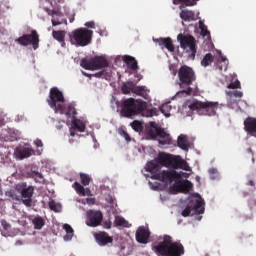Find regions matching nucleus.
I'll use <instances>...</instances> for the list:
<instances>
[{
	"instance_id": "f257e3e1",
	"label": "nucleus",
	"mask_w": 256,
	"mask_h": 256,
	"mask_svg": "<svg viewBox=\"0 0 256 256\" xmlns=\"http://www.w3.org/2000/svg\"><path fill=\"white\" fill-rule=\"evenodd\" d=\"M176 169H184L189 171V163L182 159L181 156L175 157L169 153H159L158 157L153 161H149L146 165V170L152 173V179H158L164 183H173L170 190L174 193H189L193 189V183L186 179L184 181L181 173Z\"/></svg>"
},
{
	"instance_id": "f03ea898",
	"label": "nucleus",
	"mask_w": 256,
	"mask_h": 256,
	"mask_svg": "<svg viewBox=\"0 0 256 256\" xmlns=\"http://www.w3.org/2000/svg\"><path fill=\"white\" fill-rule=\"evenodd\" d=\"M155 253L159 256L185 255V247L181 240L174 241L171 235H163V240L153 245Z\"/></svg>"
},
{
	"instance_id": "7ed1b4c3",
	"label": "nucleus",
	"mask_w": 256,
	"mask_h": 256,
	"mask_svg": "<svg viewBox=\"0 0 256 256\" xmlns=\"http://www.w3.org/2000/svg\"><path fill=\"white\" fill-rule=\"evenodd\" d=\"M147 109L146 101H142V99H134L130 97L129 99H125L122 103L121 115L123 117H133L134 115H144Z\"/></svg>"
},
{
	"instance_id": "20e7f679",
	"label": "nucleus",
	"mask_w": 256,
	"mask_h": 256,
	"mask_svg": "<svg viewBox=\"0 0 256 256\" xmlns=\"http://www.w3.org/2000/svg\"><path fill=\"white\" fill-rule=\"evenodd\" d=\"M188 106L191 111H196L198 115L213 117L217 113L219 103L215 101H198L195 99Z\"/></svg>"
},
{
	"instance_id": "39448f33",
	"label": "nucleus",
	"mask_w": 256,
	"mask_h": 256,
	"mask_svg": "<svg viewBox=\"0 0 256 256\" xmlns=\"http://www.w3.org/2000/svg\"><path fill=\"white\" fill-rule=\"evenodd\" d=\"M178 77L180 87H187V89H184L182 93H186V95H192L193 89L191 85L193 81H196L195 71L187 65H182V67H180L178 70Z\"/></svg>"
},
{
	"instance_id": "423d86ee",
	"label": "nucleus",
	"mask_w": 256,
	"mask_h": 256,
	"mask_svg": "<svg viewBox=\"0 0 256 256\" xmlns=\"http://www.w3.org/2000/svg\"><path fill=\"white\" fill-rule=\"evenodd\" d=\"M47 101L55 113L65 114V97L58 87H52L50 89V95Z\"/></svg>"
},
{
	"instance_id": "0eeeda50",
	"label": "nucleus",
	"mask_w": 256,
	"mask_h": 256,
	"mask_svg": "<svg viewBox=\"0 0 256 256\" xmlns=\"http://www.w3.org/2000/svg\"><path fill=\"white\" fill-rule=\"evenodd\" d=\"M69 37L72 45L87 47L92 41L93 31H89V29L85 28L75 29L70 33Z\"/></svg>"
},
{
	"instance_id": "6e6552de",
	"label": "nucleus",
	"mask_w": 256,
	"mask_h": 256,
	"mask_svg": "<svg viewBox=\"0 0 256 256\" xmlns=\"http://www.w3.org/2000/svg\"><path fill=\"white\" fill-rule=\"evenodd\" d=\"M16 191L21 195V201L26 207H32L35 187L25 182L17 183Z\"/></svg>"
},
{
	"instance_id": "1a4fd4ad",
	"label": "nucleus",
	"mask_w": 256,
	"mask_h": 256,
	"mask_svg": "<svg viewBox=\"0 0 256 256\" xmlns=\"http://www.w3.org/2000/svg\"><path fill=\"white\" fill-rule=\"evenodd\" d=\"M109 61L105 57H93L91 59H82L80 66L88 71H97L108 67Z\"/></svg>"
},
{
	"instance_id": "9d476101",
	"label": "nucleus",
	"mask_w": 256,
	"mask_h": 256,
	"mask_svg": "<svg viewBox=\"0 0 256 256\" xmlns=\"http://www.w3.org/2000/svg\"><path fill=\"white\" fill-rule=\"evenodd\" d=\"M178 41L182 49L189 53V57L195 59L197 53L195 38L192 37V35H183L180 33V35H178Z\"/></svg>"
},
{
	"instance_id": "9b49d317",
	"label": "nucleus",
	"mask_w": 256,
	"mask_h": 256,
	"mask_svg": "<svg viewBox=\"0 0 256 256\" xmlns=\"http://www.w3.org/2000/svg\"><path fill=\"white\" fill-rule=\"evenodd\" d=\"M16 43L22 45L23 47L32 45L33 49L36 50L39 48L40 43L39 33L38 31L33 30L29 35H22V37H18V39H16Z\"/></svg>"
},
{
	"instance_id": "f8f14e48",
	"label": "nucleus",
	"mask_w": 256,
	"mask_h": 256,
	"mask_svg": "<svg viewBox=\"0 0 256 256\" xmlns=\"http://www.w3.org/2000/svg\"><path fill=\"white\" fill-rule=\"evenodd\" d=\"M131 92L143 97L144 99H148V91L146 87L138 86L134 81H127V83H123L122 93H124V95H129Z\"/></svg>"
},
{
	"instance_id": "ddd939ff",
	"label": "nucleus",
	"mask_w": 256,
	"mask_h": 256,
	"mask_svg": "<svg viewBox=\"0 0 256 256\" xmlns=\"http://www.w3.org/2000/svg\"><path fill=\"white\" fill-rule=\"evenodd\" d=\"M148 135L152 139H156L157 137H159V143L161 145H171L172 143L171 135L167 133V131H165V129H163L162 127H154V129H150L148 131Z\"/></svg>"
},
{
	"instance_id": "4468645a",
	"label": "nucleus",
	"mask_w": 256,
	"mask_h": 256,
	"mask_svg": "<svg viewBox=\"0 0 256 256\" xmlns=\"http://www.w3.org/2000/svg\"><path fill=\"white\" fill-rule=\"evenodd\" d=\"M204 199L202 197H198L194 200L193 205H187L185 209L182 211L183 217H189V215H195V214H201L204 213L205 207H204Z\"/></svg>"
},
{
	"instance_id": "2eb2a0df",
	"label": "nucleus",
	"mask_w": 256,
	"mask_h": 256,
	"mask_svg": "<svg viewBox=\"0 0 256 256\" xmlns=\"http://www.w3.org/2000/svg\"><path fill=\"white\" fill-rule=\"evenodd\" d=\"M103 217L104 215L102 211L90 209V211H87L86 225L90 227H98V225H101Z\"/></svg>"
},
{
	"instance_id": "dca6fc26",
	"label": "nucleus",
	"mask_w": 256,
	"mask_h": 256,
	"mask_svg": "<svg viewBox=\"0 0 256 256\" xmlns=\"http://www.w3.org/2000/svg\"><path fill=\"white\" fill-rule=\"evenodd\" d=\"M135 237L138 243H144V244L148 243L151 237V231L149 227H145V225H140V227H138L135 233Z\"/></svg>"
},
{
	"instance_id": "f3484780",
	"label": "nucleus",
	"mask_w": 256,
	"mask_h": 256,
	"mask_svg": "<svg viewBox=\"0 0 256 256\" xmlns=\"http://www.w3.org/2000/svg\"><path fill=\"white\" fill-rule=\"evenodd\" d=\"M48 15L52 17V26L57 27L58 25H63L65 23L67 25V19L64 18L63 13L61 11H55V10H50L47 9Z\"/></svg>"
},
{
	"instance_id": "a211bd4d",
	"label": "nucleus",
	"mask_w": 256,
	"mask_h": 256,
	"mask_svg": "<svg viewBox=\"0 0 256 256\" xmlns=\"http://www.w3.org/2000/svg\"><path fill=\"white\" fill-rule=\"evenodd\" d=\"M155 43H158L161 49H167L171 53L175 52V45H173V41L171 37H160L159 39H154Z\"/></svg>"
},
{
	"instance_id": "6ab92c4d",
	"label": "nucleus",
	"mask_w": 256,
	"mask_h": 256,
	"mask_svg": "<svg viewBox=\"0 0 256 256\" xmlns=\"http://www.w3.org/2000/svg\"><path fill=\"white\" fill-rule=\"evenodd\" d=\"M76 131H80L81 133H84L86 131V124L81 121V119L75 118L72 120V129H70V135L72 137H75Z\"/></svg>"
},
{
	"instance_id": "aec40b11",
	"label": "nucleus",
	"mask_w": 256,
	"mask_h": 256,
	"mask_svg": "<svg viewBox=\"0 0 256 256\" xmlns=\"http://www.w3.org/2000/svg\"><path fill=\"white\" fill-rule=\"evenodd\" d=\"M94 237L99 245L113 243V237H111L106 231H99V233H95Z\"/></svg>"
},
{
	"instance_id": "412c9836",
	"label": "nucleus",
	"mask_w": 256,
	"mask_h": 256,
	"mask_svg": "<svg viewBox=\"0 0 256 256\" xmlns=\"http://www.w3.org/2000/svg\"><path fill=\"white\" fill-rule=\"evenodd\" d=\"M34 151L31 149V147H16L15 149V155L18 159H26L27 157H31L33 155Z\"/></svg>"
},
{
	"instance_id": "4be33fe9",
	"label": "nucleus",
	"mask_w": 256,
	"mask_h": 256,
	"mask_svg": "<svg viewBox=\"0 0 256 256\" xmlns=\"http://www.w3.org/2000/svg\"><path fill=\"white\" fill-rule=\"evenodd\" d=\"M245 131L248 133L256 134V118L255 117H247L244 121Z\"/></svg>"
},
{
	"instance_id": "5701e85b",
	"label": "nucleus",
	"mask_w": 256,
	"mask_h": 256,
	"mask_svg": "<svg viewBox=\"0 0 256 256\" xmlns=\"http://www.w3.org/2000/svg\"><path fill=\"white\" fill-rule=\"evenodd\" d=\"M124 62L126 63L127 67L132 71H137L138 69V61H136L135 57H131L130 55L124 56Z\"/></svg>"
},
{
	"instance_id": "b1692460",
	"label": "nucleus",
	"mask_w": 256,
	"mask_h": 256,
	"mask_svg": "<svg viewBox=\"0 0 256 256\" xmlns=\"http://www.w3.org/2000/svg\"><path fill=\"white\" fill-rule=\"evenodd\" d=\"M64 113L66 115V117L71 118L72 119V128L73 129V120L76 118L77 115V111L74 107V105H68V109H66V105H64Z\"/></svg>"
},
{
	"instance_id": "393cba45",
	"label": "nucleus",
	"mask_w": 256,
	"mask_h": 256,
	"mask_svg": "<svg viewBox=\"0 0 256 256\" xmlns=\"http://www.w3.org/2000/svg\"><path fill=\"white\" fill-rule=\"evenodd\" d=\"M177 143H178V147H180V149H183L185 151L189 150V141H188L186 135H180L177 139Z\"/></svg>"
},
{
	"instance_id": "a878e982",
	"label": "nucleus",
	"mask_w": 256,
	"mask_h": 256,
	"mask_svg": "<svg viewBox=\"0 0 256 256\" xmlns=\"http://www.w3.org/2000/svg\"><path fill=\"white\" fill-rule=\"evenodd\" d=\"M114 225L115 227H130L129 221H127V219L121 215H116Z\"/></svg>"
},
{
	"instance_id": "bb28decb",
	"label": "nucleus",
	"mask_w": 256,
	"mask_h": 256,
	"mask_svg": "<svg viewBox=\"0 0 256 256\" xmlns=\"http://www.w3.org/2000/svg\"><path fill=\"white\" fill-rule=\"evenodd\" d=\"M180 17L183 21H195L194 11L182 10L180 13Z\"/></svg>"
},
{
	"instance_id": "cd10ccee",
	"label": "nucleus",
	"mask_w": 256,
	"mask_h": 256,
	"mask_svg": "<svg viewBox=\"0 0 256 256\" xmlns=\"http://www.w3.org/2000/svg\"><path fill=\"white\" fill-rule=\"evenodd\" d=\"M1 225L4 230L1 232V235H3V237H9V235H10L9 231L12 227L11 223H8V221H6V219H1Z\"/></svg>"
},
{
	"instance_id": "c85d7f7f",
	"label": "nucleus",
	"mask_w": 256,
	"mask_h": 256,
	"mask_svg": "<svg viewBox=\"0 0 256 256\" xmlns=\"http://www.w3.org/2000/svg\"><path fill=\"white\" fill-rule=\"evenodd\" d=\"M198 0H174V3H180V9L184 7H193L196 5Z\"/></svg>"
},
{
	"instance_id": "c756f323",
	"label": "nucleus",
	"mask_w": 256,
	"mask_h": 256,
	"mask_svg": "<svg viewBox=\"0 0 256 256\" xmlns=\"http://www.w3.org/2000/svg\"><path fill=\"white\" fill-rule=\"evenodd\" d=\"M52 37L59 43H65L66 31H52Z\"/></svg>"
},
{
	"instance_id": "7c9ffc66",
	"label": "nucleus",
	"mask_w": 256,
	"mask_h": 256,
	"mask_svg": "<svg viewBox=\"0 0 256 256\" xmlns=\"http://www.w3.org/2000/svg\"><path fill=\"white\" fill-rule=\"evenodd\" d=\"M64 229L66 231V235H64V239L66 241H69L70 239H72L74 235V229L71 225H69V223L64 224Z\"/></svg>"
},
{
	"instance_id": "2f4dec72",
	"label": "nucleus",
	"mask_w": 256,
	"mask_h": 256,
	"mask_svg": "<svg viewBox=\"0 0 256 256\" xmlns=\"http://www.w3.org/2000/svg\"><path fill=\"white\" fill-rule=\"evenodd\" d=\"M29 175H30V177L35 179V181L38 182V183H44V181H45V179L43 177V174L40 173V171H33V170H31L29 172Z\"/></svg>"
},
{
	"instance_id": "473e14b6",
	"label": "nucleus",
	"mask_w": 256,
	"mask_h": 256,
	"mask_svg": "<svg viewBox=\"0 0 256 256\" xmlns=\"http://www.w3.org/2000/svg\"><path fill=\"white\" fill-rule=\"evenodd\" d=\"M213 61H214V56L212 55V53H207L205 57L202 59L201 65L203 67H208V65H211Z\"/></svg>"
},
{
	"instance_id": "72a5a7b5",
	"label": "nucleus",
	"mask_w": 256,
	"mask_h": 256,
	"mask_svg": "<svg viewBox=\"0 0 256 256\" xmlns=\"http://www.w3.org/2000/svg\"><path fill=\"white\" fill-rule=\"evenodd\" d=\"M199 29L201 31L202 37H211L210 31H208V27L203 21H199Z\"/></svg>"
},
{
	"instance_id": "f704fd0d",
	"label": "nucleus",
	"mask_w": 256,
	"mask_h": 256,
	"mask_svg": "<svg viewBox=\"0 0 256 256\" xmlns=\"http://www.w3.org/2000/svg\"><path fill=\"white\" fill-rule=\"evenodd\" d=\"M32 223L35 229H42V227L45 225L43 217H34Z\"/></svg>"
},
{
	"instance_id": "c9c22d12",
	"label": "nucleus",
	"mask_w": 256,
	"mask_h": 256,
	"mask_svg": "<svg viewBox=\"0 0 256 256\" xmlns=\"http://www.w3.org/2000/svg\"><path fill=\"white\" fill-rule=\"evenodd\" d=\"M171 105L169 103H164L163 105L160 106V111L165 115V117H169L171 115Z\"/></svg>"
},
{
	"instance_id": "e433bc0d",
	"label": "nucleus",
	"mask_w": 256,
	"mask_h": 256,
	"mask_svg": "<svg viewBox=\"0 0 256 256\" xmlns=\"http://www.w3.org/2000/svg\"><path fill=\"white\" fill-rule=\"evenodd\" d=\"M5 195L10 197L13 201H20L21 199L20 195H18L14 189H9L6 191Z\"/></svg>"
},
{
	"instance_id": "4c0bfd02",
	"label": "nucleus",
	"mask_w": 256,
	"mask_h": 256,
	"mask_svg": "<svg viewBox=\"0 0 256 256\" xmlns=\"http://www.w3.org/2000/svg\"><path fill=\"white\" fill-rule=\"evenodd\" d=\"M49 207L50 209H52V211H56V212L62 211L61 203H57L54 199L49 201Z\"/></svg>"
},
{
	"instance_id": "58836bf2",
	"label": "nucleus",
	"mask_w": 256,
	"mask_h": 256,
	"mask_svg": "<svg viewBox=\"0 0 256 256\" xmlns=\"http://www.w3.org/2000/svg\"><path fill=\"white\" fill-rule=\"evenodd\" d=\"M74 189L80 195H83V196L86 195L85 187L83 185H81V183H79V181L74 182Z\"/></svg>"
},
{
	"instance_id": "ea45409f",
	"label": "nucleus",
	"mask_w": 256,
	"mask_h": 256,
	"mask_svg": "<svg viewBox=\"0 0 256 256\" xmlns=\"http://www.w3.org/2000/svg\"><path fill=\"white\" fill-rule=\"evenodd\" d=\"M80 181L82 183V186H87L91 181V177L87 173H80Z\"/></svg>"
},
{
	"instance_id": "a19ab883",
	"label": "nucleus",
	"mask_w": 256,
	"mask_h": 256,
	"mask_svg": "<svg viewBox=\"0 0 256 256\" xmlns=\"http://www.w3.org/2000/svg\"><path fill=\"white\" fill-rule=\"evenodd\" d=\"M227 95H229V97H236L238 99H242L243 97L242 91H238V89H235V91H227Z\"/></svg>"
},
{
	"instance_id": "79ce46f5",
	"label": "nucleus",
	"mask_w": 256,
	"mask_h": 256,
	"mask_svg": "<svg viewBox=\"0 0 256 256\" xmlns=\"http://www.w3.org/2000/svg\"><path fill=\"white\" fill-rule=\"evenodd\" d=\"M228 89H232V91H236V89H241V83L240 81L237 79L236 81H232L229 85H228Z\"/></svg>"
},
{
	"instance_id": "37998d69",
	"label": "nucleus",
	"mask_w": 256,
	"mask_h": 256,
	"mask_svg": "<svg viewBox=\"0 0 256 256\" xmlns=\"http://www.w3.org/2000/svg\"><path fill=\"white\" fill-rule=\"evenodd\" d=\"M220 71H227L228 69V60L222 59L218 65Z\"/></svg>"
},
{
	"instance_id": "c03bdc74",
	"label": "nucleus",
	"mask_w": 256,
	"mask_h": 256,
	"mask_svg": "<svg viewBox=\"0 0 256 256\" xmlns=\"http://www.w3.org/2000/svg\"><path fill=\"white\" fill-rule=\"evenodd\" d=\"M131 127L132 129H134V131H141L143 128L142 123H140V121H133L131 123Z\"/></svg>"
},
{
	"instance_id": "a18cd8bd",
	"label": "nucleus",
	"mask_w": 256,
	"mask_h": 256,
	"mask_svg": "<svg viewBox=\"0 0 256 256\" xmlns=\"http://www.w3.org/2000/svg\"><path fill=\"white\" fill-rule=\"evenodd\" d=\"M120 135H122V137H124L126 141H131V136L129 135V133H127V131L125 130L120 131Z\"/></svg>"
},
{
	"instance_id": "49530a36",
	"label": "nucleus",
	"mask_w": 256,
	"mask_h": 256,
	"mask_svg": "<svg viewBox=\"0 0 256 256\" xmlns=\"http://www.w3.org/2000/svg\"><path fill=\"white\" fill-rule=\"evenodd\" d=\"M102 225H103V227H104L105 229H111V227H112V221H110V219H108V220H106V221H103Z\"/></svg>"
},
{
	"instance_id": "de8ad7c7",
	"label": "nucleus",
	"mask_w": 256,
	"mask_h": 256,
	"mask_svg": "<svg viewBox=\"0 0 256 256\" xmlns=\"http://www.w3.org/2000/svg\"><path fill=\"white\" fill-rule=\"evenodd\" d=\"M85 201H86V203H88V205H94L96 202V199L94 197H91V195H90V196L86 197Z\"/></svg>"
},
{
	"instance_id": "09e8293b",
	"label": "nucleus",
	"mask_w": 256,
	"mask_h": 256,
	"mask_svg": "<svg viewBox=\"0 0 256 256\" xmlns=\"http://www.w3.org/2000/svg\"><path fill=\"white\" fill-rule=\"evenodd\" d=\"M85 27H88L89 31H91V29H95L94 21H88L87 23H85Z\"/></svg>"
},
{
	"instance_id": "8fccbe9b",
	"label": "nucleus",
	"mask_w": 256,
	"mask_h": 256,
	"mask_svg": "<svg viewBox=\"0 0 256 256\" xmlns=\"http://www.w3.org/2000/svg\"><path fill=\"white\" fill-rule=\"evenodd\" d=\"M248 203L250 209H253L254 205H256V199H250Z\"/></svg>"
},
{
	"instance_id": "3c124183",
	"label": "nucleus",
	"mask_w": 256,
	"mask_h": 256,
	"mask_svg": "<svg viewBox=\"0 0 256 256\" xmlns=\"http://www.w3.org/2000/svg\"><path fill=\"white\" fill-rule=\"evenodd\" d=\"M35 145L36 147H43V141H41V139H36Z\"/></svg>"
},
{
	"instance_id": "603ef678",
	"label": "nucleus",
	"mask_w": 256,
	"mask_h": 256,
	"mask_svg": "<svg viewBox=\"0 0 256 256\" xmlns=\"http://www.w3.org/2000/svg\"><path fill=\"white\" fill-rule=\"evenodd\" d=\"M103 75H104L103 71H99L98 73H94L93 77L100 78V77H103Z\"/></svg>"
},
{
	"instance_id": "864d4df0",
	"label": "nucleus",
	"mask_w": 256,
	"mask_h": 256,
	"mask_svg": "<svg viewBox=\"0 0 256 256\" xmlns=\"http://www.w3.org/2000/svg\"><path fill=\"white\" fill-rule=\"evenodd\" d=\"M85 191V195L91 196L92 195V191L89 187H86V189H84Z\"/></svg>"
},
{
	"instance_id": "5fc2aeb1",
	"label": "nucleus",
	"mask_w": 256,
	"mask_h": 256,
	"mask_svg": "<svg viewBox=\"0 0 256 256\" xmlns=\"http://www.w3.org/2000/svg\"><path fill=\"white\" fill-rule=\"evenodd\" d=\"M155 111L151 109L150 111H147V117H153Z\"/></svg>"
},
{
	"instance_id": "6e6d98bb",
	"label": "nucleus",
	"mask_w": 256,
	"mask_h": 256,
	"mask_svg": "<svg viewBox=\"0 0 256 256\" xmlns=\"http://www.w3.org/2000/svg\"><path fill=\"white\" fill-rule=\"evenodd\" d=\"M23 241H21V239H17V241L15 242V245H22Z\"/></svg>"
},
{
	"instance_id": "4d7b16f0",
	"label": "nucleus",
	"mask_w": 256,
	"mask_h": 256,
	"mask_svg": "<svg viewBox=\"0 0 256 256\" xmlns=\"http://www.w3.org/2000/svg\"><path fill=\"white\" fill-rule=\"evenodd\" d=\"M248 185L254 186V185H255V181H253L252 179H250V181L248 182Z\"/></svg>"
},
{
	"instance_id": "13d9d810",
	"label": "nucleus",
	"mask_w": 256,
	"mask_h": 256,
	"mask_svg": "<svg viewBox=\"0 0 256 256\" xmlns=\"http://www.w3.org/2000/svg\"><path fill=\"white\" fill-rule=\"evenodd\" d=\"M83 75H85L86 77H92V75H90L89 73H84L83 72Z\"/></svg>"
},
{
	"instance_id": "bf43d9fd",
	"label": "nucleus",
	"mask_w": 256,
	"mask_h": 256,
	"mask_svg": "<svg viewBox=\"0 0 256 256\" xmlns=\"http://www.w3.org/2000/svg\"><path fill=\"white\" fill-rule=\"evenodd\" d=\"M58 1V3H64V1L63 0H57Z\"/></svg>"
},
{
	"instance_id": "052dcab7",
	"label": "nucleus",
	"mask_w": 256,
	"mask_h": 256,
	"mask_svg": "<svg viewBox=\"0 0 256 256\" xmlns=\"http://www.w3.org/2000/svg\"><path fill=\"white\" fill-rule=\"evenodd\" d=\"M196 179H197V181H200V177L197 176Z\"/></svg>"
},
{
	"instance_id": "680f3d73",
	"label": "nucleus",
	"mask_w": 256,
	"mask_h": 256,
	"mask_svg": "<svg viewBox=\"0 0 256 256\" xmlns=\"http://www.w3.org/2000/svg\"><path fill=\"white\" fill-rule=\"evenodd\" d=\"M74 19H70V23H73Z\"/></svg>"
},
{
	"instance_id": "e2e57ef3",
	"label": "nucleus",
	"mask_w": 256,
	"mask_h": 256,
	"mask_svg": "<svg viewBox=\"0 0 256 256\" xmlns=\"http://www.w3.org/2000/svg\"><path fill=\"white\" fill-rule=\"evenodd\" d=\"M247 193H244V196L246 197Z\"/></svg>"
},
{
	"instance_id": "0e129e2a",
	"label": "nucleus",
	"mask_w": 256,
	"mask_h": 256,
	"mask_svg": "<svg viewBox=\"0 0 256 256\" xmlns=\"http://www.w3.org/2000/svg\"><path fill=\"white\" fill-rule=\"evenodd\" d=\"M0 191H1V185H0Z\"/></svg>"
}]
</instances>
